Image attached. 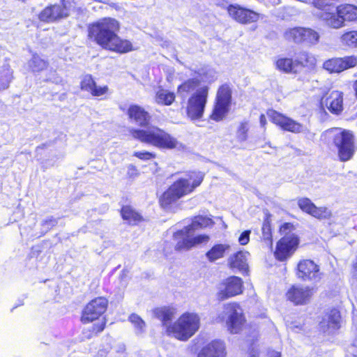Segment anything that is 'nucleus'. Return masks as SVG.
<instances>
[{
  "label": "nucleus",
  "instance_id": "nucleus-1",
  "mask_svg": "<svg viewBox=\"0 0 357 357\" xmlns=\"http://www.w3.org/2000/svg\"><path fill=\"white\" fill-rule=\"evenodd\" d=\"M121 23L111 17L98 19L87 25V39L100 48L119 54L135 50L132 42L121 38L119 33Z\"/></svg>",
  "mask_w": 357,
  "mask_h": 357
},
{
  "label": "nucleus",
  "instance_id": "nucleus-2",
  "mask_svg": "<svg viewBox=\"0 0 357 357\" xmlns=\"http://www.w3.org/2000/svg\"><path fill=\"white\" fill-rule=\"evenodd\" d=\"M213 224V220L209 218L195 217L190 225L174 233V238L176 241L175 249L179 251L188 250L201 243H207L209 241L208 235L193 236V234L196 230L211 226Z\"/></svg>",
  "mask_w": 357,
  "mask_h": 357
},
{
  "label": "nucleus",
  "instance_id": "nucleus-3",
  "mask_svg": "<svg viewBox=\"0 0 357 357\" xmlns=\"http://www.w3.org/2000/svg\"><path fill=\"white\" fill-rule=\"evenodd\" d=\"M204 177V174L199 172H192L176 180L161 196L160 203L162 207L168 209L171 204L191 193L201 184Z\"/></svg>",
  "mask_w": 357,
  "mask_h": 357
},
{
  "label": "nucleus",
  "instance_id": "nucleus-4",
  "mask_svg": "<svg viewBox=\"0 0 357 357\" xmlns=\"http://www.w3.org/2000/svg\"><path fill=\"white\" fill-rule=\"evenodd\" d=\"M130 133L135 139L160 149H181L183 147L174 137L157 126L132 129Z\"/></svg>",
  "mask_w": 357,
  "mask_h": 357
},
{
  "label": "nucleus",
  "instance_id": "nucleus-5",
  "mask_svg": "<svg viewBox=\"0 0 357 357\" xmlns=\"http://www.w3.org/2000/svg\"><path fill=\"white\" fill-rule=\"evenodd\" d=\"M200 317L197 313L182 314L172 326L167 328V335L181 341H187L199 330Z\"/></svg>",
  "mask_w": 357,
  "mask_h": 357
},
{
  "label": "nucleus",
  "instance_id": "nucleus-6",
  "mask_svg": "<svg viewBox=\"0 0 357 357\" xmlns=\"http://www.w3.org/2000/svg\"><path fill=\"white\" fill-rule=\"evenodd\" d=\"M216 323H225L227 331L231 334H238L243 328L246 319L241 305L235 302L223 305L222 310L214 319Z\"/></svg>",
  "mask_w": 357,
  "mask_h": 357
},
{
  "label": "nucleus",
  "instance_id": "nucleus-7",
  "mask_svg": "<svg viewBox=\"0 0 357 357\" xmlns=\"http://www.w3.org/2000/svg\"><path fill=\"white\" fill-rule=\"evenodd\" d=\"M78 9V0H60L59 3H50L38 13V20L50 24L68 17Z\"/></svg>",
  "mask_w": 357,
  "mask_h": 357
},
{
  "label": "nucleus",
  "instance_id": "nucleus-8",
  "mask_svg": "<svg viewBox=\"0 0 357 357\" xmlns=\"http://www.w3.org/2000/svg\"><path fill=\"white\" fill-rule=\"evenodd\" d=\"M333 137V143L338 150L340 160L347 161L351 158L355 151L354 137L349 130L334 128L328 131Z\"/></svg>",
  "mask_w": 357,
  "mask_h": 357
},
{
  "label": "nucleus",
  "instance_id": "nucleus-9",
  "mask_svg": "<svg viewBox=\"0 0 357 357\" xmlns=\"http://www.w3.org/2000/svg\"><path fill=\"white\" fill-rule=\"evenodd\" d=\"M314 58L306 52H301L294 60L291 58L281 57L275 61V67L280 71L285 73H297L307 66L313 65Z\"/></svg>",
  "mask_w": 357,
  "mask_h": 357
},
{
  "label": "nucleus",
  "instance_id": "nucleus-10",
  "mask_svg": "<svg viewBox=\"0 0 357 357\" xmlns=\"http://www.w3.org/2000/svg\"><path fill=\"white\" fill-rule=\"evenodd\" d=\"M339 0H312V6L319 11V19L331 29H333L337 10L339 9Z\"/></svg>",
  "mask_w": 357,
  "mask_h": 357
},
{
  "label": "nucleus",
  "instance_id": "nucleus-11",
  "mask_svg": "<svg viewBox=\"0 0 357 357\" xmlns=\"http://www.w3.org/2000/svg\"><path fill=\"white\" fill-rule=\"evenodd\" d=\"M284 38L289 42L296 44H317L319 40V34L315 30L303 26H295L287 29L284 32Z\"/></svg>",
  "mask_w": 357,
  "mask_h": 357
},
{
  "label": "nucleus",
  "instance_id": "nucleus-12",
  "mask_svg": "<svg viewBox=\"0 0 357 357\" xmlns=\"http://www.w3.org/2000/svg\"><path fill=\"white\" fill-rule=\"evenodd\" d=\"M208 91H195L188 98L186 112L192 120L202 117L207 102Z\"/></svg>",
  "mask_w": 357,
  "mask_h": 357
},
{
  "label": "nucleus",
  "instance_id": "nucleus-13",
  "mask_svg": "<svg viewBox=\"0 0 357 357\" xmlns=\"http://www.w3.org/2000/svg\"><path fill=\"white\" fill-rule=\"evenodd\" d=\"M356 66L357 55L354 54L328 59L323 63L324 69L329 73H340Z\"/></svg>",
  "mask_w": 357,
  "mask_h": 357
},
{
  "label": "nucleus",
  "instance_id": "nucleus-14",
  "mask_svg": "<svg viewBox=\"0 0 357 357\" xmlns=\"http://www.w3.org/2000/svg\"><path fill=\"white\" fill-rule=\"evenodd\" d=\"M226 10L232 20L241 24H251L259 20L257 13L239 4H229Z\"/></svg>",
  "mask_w": 357,
  "mask_h": 357
},
{
  "label": "nucleus",
  "instance_id": "nucleus-15",
  "mask_svg": "<svg viewBox=\"0 0 357 357\" xmlns=\"http://www.w3.org/2000/svg\"><path fill=\"white\" fill-rule=\"evenodd\" d=\"M296 276L303 281L317 282L321 280L322 273L312 260L303 259L297 265Z\"/></svg>",
  "mask_w": 357,
  "mask_h": 357
},
{
  "label": "nucleus",
  "instance_id": "nucleus-16",
  "mask_svg": "<svg viewBox=\"0 0 357 357\" xmlns=\"http://www.w3.org/2000/svg\"><path fill=\"white\" fill-rule=\"evenodd\" d=\"M107 303V299L103 297L92 300L86 305L83 311L82 321L86 324L98 319L105 312Z\"/></svg>",
  "mask_w": 357,
  "mask_h": 357
},
{
  "label": "nucleus",
  "instance_id": "nucleus-17",
  "mask_svg": "<svg viewBox=\"0 0 357 357\" xmlns=\"http://www.w3.org/2000/svg\"><path fill=\"white\" fill-rule=\"evenodd\" d=\"M242 280L236 276H231L225 280L219 286L218 296L219 299L225 300L241 294L243 285Z\"/></svg>",
  "mask_w": 357,
  "mask_h": 357
},
{
  "label": "nucleus",
  "instance_id": "nucleus-18",
  "mask_svg": "<svg viewBox=\"0 0 357 357\" xmlns=\"http://www.w3.org/2000/svg\"><path fill=\"white\" fill-rule=\"evenodd\" d=\"M267 115L273 123L284 130L294 133H300L305 130V128L302 124L275 110H268Z\"/></svg>",
  "mask_w": 357,
  "mask_h": 357
},
{
  "label": "nucleus",
  "instance_id": "nucleus-19",
  "mask_svg": "<svg viewBox=\"0 0 357 357\" xmlns=\"http://www.w3.org/2000/svg\"><path fill=\"white\" fill-rule=\"evenodd\" d=\"M267 115L273 123L284 130L294 133H300L305 130V128L302 124L275 110H268Z\"/></svg>",
  "mask_w": 357,
  "mask_h": 357
},
{
  "label": "nucleus",
  "instance_id": "nucleus-20",
  "mask_svg": "<svg viewBox=\"0 0 357 357\" xmlns=\"http://www.w3.org/2000/svg\"><path fill=\"white\" fill-rule=\"evenodd\" d=\"M231 100V91H218L216 102L211 119L215 121L222 120L229 112Z\"/></svg>",
  "mask_w": 357,
  "mask_h": 357
},
{
  "label": "nucleus",
  "instance_id": "nucleus-21",
  "mask_svg": "<svg viewBox=\"0 0 357 357\" xmlns=\"http://www.w3.org/2000/svg\"><path fill=\"white\" fill-rule=\"evenodd\" d=\"M298 244V239L296 235L292 234L284 236L277 244L275 257L280 261L285 260L293 254Z\"/></svg>",
  "mask_w": 357,
  "mask_h": 357
},
{
  "label": "nucleus",
  "instance_id": "nucleus-22",
  "mask_svg": "<svg viewBox=\"0 0 357 357\" xmlns=\"http://www.w3.org/2000/svg\"><path fill=\"white\" fill-rule=\"evenodd\" d=\"M297 203L303 212L317 219L328 220L332 217V212L330 209L325 206L317 207L307 197L299 198Z\"/></svg>",
  "mask_w": 357,
  "mask_h": 357
},
{
  "label": "nucleus",
  "instance_id": "nucleus-23",
  "mask_svg": "<svg viewBox=\"0 0 357 357\" xmlns=\"http://www.w3.org/2000/svg\"><path fill=\"white\" fill-rule=\"evenodd\" d=\"M337 10V17L333 29L344 27L346 22H357V6L351 3H340Z\"/></svg>",
  "mask_w": 357,
  "mask_h": 357
},
{
  "label": "nucleus",
  "instance_id": "nucleus-24",
  "mask_svg": "<svg viewBox=\"0 0 357 357\" xmlns=\"http://www.w3.org/2000/svg\"><path fill=\"white\" fill-rule=\"evenodd\" d=\"M314 293V289L307 286H292L288 290L287 297L296 305H305L310 302Z\"/></svg>",
  "mask_w": 357,
  "mask_h": 357
},
{
  "label": "nucleus",
  "instance_id": "nucleus-25",
  "mask_svg": "<svg viewBox=\"0 0 357 357\" xmlns=\"http://www.w3.org/2000/svg\"><path fill=\"white\" fill-rule=\"evenodd\" d=\"M340 312L336 309H333L323 317L319 323V328L323 333L331 334L340 328Z\"/></svg>",
  "mask_w": 357,
  "mask_h": 357
},
{
  "label": "nucleus",
  "instance_id": "nucleus-26",
  "mask_svg": "<svg viewBox=\"0 0 357 357\" xmlns=\"http://www.w3.org/2000/svg\"><path fill=\"white\" fill-rule=\"evenodd\" d=\"M321 103L331 112L339 114L343 109L342 93L340 91H328L322 98Z\"/></svg>",
  "mask_w": 357,
  "mask_h": 357
},
{
  "label": "nucleus",
  "instance_id": "nucleus-27",
  "mask_svg": "<svg viewBox=\"0 0 357 357\" xmlns=\"http://www.w3.org/2000/svg\"><path fill=\"white\" fill-rule=\"evenodd\" d=\"M197 357H226L225 343L221 340H213L205 345Z\"/></svg>",
  "mask_w": 357,
  "mask_h": 357
},
{
  "label": "nucleus",
  "instance_id": "nucleus-28",
  "mask_svg": "<svg viewBox=\"0 0 357 357\" xmlns=\"http://www.w3.org/2000/svg\"><path fill=\"white\" fill-rule=\"evenodd\" d=\"M249 252L239 251L231 255L227 259L229 267L233 271L247 273L248 271V257Z\"/></svg>",
  "mask_w": 357,
  "mask_h": 357
},
{
  "label": "nucleus",
  "instance_id": "nucleus-29",
  "mask_svg": "<svg viewBox=\"0 0 357 357\" xmlns=\"http://www.w3.org/2000/svg\"><path fill=\"white\" fill-rule=\"evenodd\" d=\"M176 309L169 306L157 307L153 311L154 316L161 321L162 325L165 328V332L167 334L168 327L172 326L171 321L176 314Z\"/></svg>",
  "mask_w": 357,
  "mask_h": 357
},
{
  "label": "nucleus",
  "instance_id": "nucleus-30",
  "mask_svg": "<svg viewBox=\"0 0 357 357\" xmlns=\"http://www.w3.org/2000/svg\"><path fill=\"white\" fill-rule=\"evenodd\" d=\"M247 357H281V354L275 350L266 349L258 342H254L249 349Z\"/></svg>",
  "mask_w": 357,
  "mask_h": 357
},
{
  "label": "nucleus",
  "instance_id": "nucleus-31",
  "mask_svg": "<svg viewBox=\"0 0 357 357\" xmlns=\"http://www.w3.org/2000/svg\"><path fill=\"white\" fill-rule=\"evenodd\" d=\"M128 115L139 126H145L150 119V115L143 108L137 105H132L128 109Z\"/></svg>",
  "mask_w": 357,
  "mask_h": 357
},
{
  "label": "nucleus",
  "instance_id": "nucleus-32",
  "mask_svg": "<svg viewBox=\"0 0 357 357\" xmlns=\"http://www.w3.org/2000/svg\"><path fill=\"white\" fill-rule=\"evenodd\" d=\"M341 45L349 50L357 49V30H347L340 37Z\"/></svg>",
  "mask_w": 357,
  "mask_h": 357
},
{
  "label": "nucleus",
  "instance_id": "nucleus-33",
  "mask_svg": "<svg viewBox=\"0 0 357 357\" xmlns=\"http://www.w3.org/2000/svg\"><path fill=\"white\" fill-rule=\"evenodd\" d=\"M230 249L229 244H217L213 245L206 254V258L210 261H215L225 257V255Z\"/></svg>",
  "mask_w": 357,
  "mask_h": 357
},
{
  "label": "nucleus",
  "instance_id": "nucleus-34",
  "mask_svg": "<svg viewBox=\"0 0 357 357\" xmlns=\"http://www.w3.org/2000/svg\"><path fill=\"white\" fill-rule=\"evenodd\" d=\"M49 63L47 61L41 59L38 54L32 55L28 61V68L33 73H40L47 69Z\"/></svg>",
  "mask_w": 357,
  "mask_h": 357
},
{
  "label": "nucleus",
  "instance_id": "nucleus-35",
  "mask_svg": "<svg viewBox=\"0 0 357 357\" xmlns=\"http://www.w3.org/2000/svg\"><path fill=\"white\" fill-rule=\"evenodd\" d=\"M121 215L124 220L130 224H137L142 220V217L130 206H123L121 209Z\"/></svg>",
  "mask_w": 357,
  "mask_h": 357
},
{
  "label": "nucleus",
  "instance_id": "nucleus-36",
  "mask_svg": "<svg viewBox=\"0 0 357 357\" xmlns=\"http://www.w3.org/2000/svg\"><path fill=\"white\" fill-rule=\"evenodd\" d=\"M175 100V94L170 91H158L155 96L157 103L165 105H171Z\"/></svg>",
  "mask_w": 357,
  "mask_h": 357
},
{
  "label": "nucleus",
  "instance_id": "nucleus-37",
  "mask_svg": "<svg viewBox=\"0 0 357 357\" xmlns=\"http://www.w3.org/2000/svg\"><path fill=\"white\" fill-rule=\"evenodd\" d=\"M128 320L133 325L135 333L137 334H142L144 333L146 328V323L139 315L133 313L130 314Z\"/></svg>",
  "mask_w": 357,
  "mask_h": 357
},
{
  "label": "nucleus",
  "instance_id": "nucleus-38",
  "mask_svg": "<svg viewBox=\"0 0 357 357\" xmlns=\"http://www.w3.org/2000/svg\"><path fill=\"white\" fill-rule=\"evenodd\" d=\"M81 89H107L106 86L98 88L96 84L90 75H86L83 77L80 82Z\"/></svg>",
  "mask_w": 357,
  "mask_h": 357
},
{
  "label": "nucleus",
  "instance_id": "nucleus-39",
  "mask_svg": "<svg viewBox=\"0 0 357 357\" xmlns=\"http://www.w3.org/2000/svg\"><path fill=\"white\" fill-rule=\"evenodd\" d=\"M249 128L247 122H241L236 130V137L238 142H243L248 139V132Z\"/></svg>",
  "mask_w": 357,
  "mask_h": 357
},
{
  "label": "nucleus",
  "instance_id": "nucleus-40",
  "mask_svg": "<svg viewBox=\"0 0 357 357\" xmlns=\"http://www.w3.org/2000/svg\"><path fill=\"white\" fill-rule=\"evenodd\" d=\"M262 238L268 243L272 244L271 227L268 221L264 222L262 226Z\"/></svg>",
  "mask_w": 357,
  "mask_h": 357
},
{
  "label": "nucleus",
  "instance_id": "nucleus-41",
  "mask_svg": "<svg viewBox=\"0 0 357 357\" xmlns=\"http://www.w3.org/2000/svg\"><path fill=\"white\" fill-rule=\"evenodd\" d=\"M133 155L143 160H149L155 158V153L149 151H136Z\"/></svg>",
  "mask_w": 357,
  "mask_h": 357
},
{
  "label": "nucleus",
  "instance_id": "nucleus-42",
  "mask_svg": "<svg viewBox=\"0 0 357 357\" xmlns=\"http://www.w3.org/2000/svg\"><path fill=\"white\" fill-rule=\"evenodd\" d=\"M250 230H246L243 231L238 237V241L241 245H247L250 241Z\"/></svg>",
  "mask_w": 357,
  "mask_h": 357
},
{
  "label": "nucleus",
  "instance_id": "nucleus-43",
  "mask_svg": "<svg viewBox=\"0 0 357 357\" xmlns=\"http://www.w3.org/2000/svg\"><path fill=\"white\" fill-rule=\"evenodd\" d=\"M105 321L100 320L93 326V333H98L102 331L105 328Z\"/></svg>",
  "mask_w": 357,
  "mask_h": 357
},
{
  "label": "nucleus",
  "instance_id": "nucleus-44",
  "mask_svg": "<svg viewBox=\"0 0 357 357\" xmlns=\"http://www.w3.org/2000/svg\"><path fill=\"white\" fill-rule=\"evenodd\" d=\"M199 84V81L197 79H190L188 80H187L183 86H187L188 88H195L196 86H197Z\"/></svg>",
  "mask_w": 357,
  "mask_h": 357
},
{
  "label": "nucleus",
  "instance_id": "nucleus-45",
  "mask_svg": "<svg viewBox=\"0 0 357 357\" xmlns=\"http://www.w3.org/2000/svg\"><path fill=\"white\" fill-rule=\"evenodd\" d=\"M105 91H91L93 96H100L105 93Z\"/></svg>",
  "mask_w": 357,
  "mask_h": 357
},
{
  "label": "nucleus",
  "instance_id": "nucleus-46",
  "mask_svg": "<svg viewBox=\"0 0 357 357\" xmlns=\"http://www.w3.org/2000/svg\"><path fill=\"white\" fill-rule=\"evenodd\" d=\"M292 225L289 223H285L284 224L281 228H280V231L282 232H284L286 230L289 229L290 227H291Z\"/></svg>",
  "mask_w": 357,
  "mask_h": 357
},
{
  "label": "nucleus",
  "instance_id": "nucleus-47",
  "mask_svg": "<svg viewBox=\"0 0 357 357\" xmlns=\"http://www.w3.org/2000/svg\"><path fill=\"white\" fill-rule=\"evenodd\" d=\"M259 121H260L261 126L264 127L266 123V119L264 114H261L260 116Z\"/></svg>",
  "mask_w": 357,
  "mask_h": 357
},
{
  "label": "nucleus",
  "instance_id": "nucleus-48",
  "mask_svg": "<svg viewBox=\"0 0 357 357\" xmlns=\"http://www.w3.org/2000/svg\"><path fill=\"white\" fill-rule=\"evenodd\" d=\"M354 275L357 278V263L354 266V271H353Z\"/></svg>",
  "mask_w": 357,
  "mask_h": 357
},
{
  "label": "nucleus",
  "instance_id": "nucleus-49",
  "mask_svg": "<svg viewBox=\"0 0 357 357\" xmlns=\"http://www.w3.org/2000/svg\"><path fill=\"white\" fill-rule=\"evenodd\" d=\"M45 222H50V225L53 226L55 223H56V221L54 220H52V219H50V220H45Z\"/></svg>",
  "mask_w": 357,
  "mask_h": 357
},
{
  "label": "nucleus",
  "instance_id": "nucleus-50",
  "mask_svg": "<svg viewBox=\"0 0 357 357\" xmlns=\"http://www.w3.org/2000/svg\"><path fill=\"white\" fill-rule=\"evenodd\" d=\"M354 89H357V80L354 81L353 84Z\"/></svg>",
  "mask_w": 357,
  "mask_h": 357
},
{
  "label": "nucleus",
  "instance_id": "nucleus-51",
  "mask_svg": "<svg viewBox=\"0 0 357 357\" xmlns=\"http://www.w3.org/2000/svg\"><path fill=\"white\" fill-rule=\"evenodd\" d=\"M3 88H8V84H6L4 86H3Z\"/></svg>",
  "mask_w": 357,
  "mask_h": 357
},
{
  "label": "nucleus",
  "instance_id": "nucleus-52",
  "mask_svg": "<svg viewBox=\"0 0 357 357\" xmlns=\"http://www.w3.org/2000/svg\"><path fill=\"white\" fill-rule=\"evenodd\" d=\"M182 86H183L182 85H180L179 86H178L177 89H181Z\"/></svg>",
  "mask_w": 357,
  "mask_h": 357
},
{
  "label": "nucleus",
  "instance_id": "nucleus-53",
  "mask_svg": "<svg viewBox=\"0 0 357 357\" xmlns=\"http://www.w3.org/2000/svg\"><path fill=\"white\" fill-rule=\"evenodd\" d=\"M355 96H356V97L357 98V91H355Z\"/></svg>",
  "mask_w": 357,
  "mask_h": 357
},
{
  "label": "nucleus",
  "instance_id": "nucleus-54",
  "mask_svg": "<svg viewBox=\"0 0 357 357\" xmlns=\"http://www.w3.org/2000/svg\"><path fill=\"white\" fill-rule=\"evenodd\" d=\"M219 89H223V86H220Z\"/></svg>",
  "mask_w": 357,
  "mask_h": 357
},
{
  "label": "nucleus",
  "instance_id": "nucleus-55",
  "mask_svg": "<svg viewBox=\"0 0 357 357\" xmlns=\"http://www.w3.org/2000/svg\"><path fill=\"white\" fill-rule=\"evenodd\" d=\"M202 89H203V90H205V89H207V88H206V87H204V88H203Z\"/></svg>",
  "mask_w": 357,
  "mask_h": 357
}]
</instances>
